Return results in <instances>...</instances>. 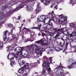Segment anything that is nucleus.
I'll return each instance as SVG.
<instances>
[{"instance_id":"f257e3e1","label":"nucleus","mask_w":76,"mask_h":76,"mask_svg":"<svg viewBox=\"0 0 76 76\" xmlns=\"http://www.w3.org/2000/svg\"><path fill=\"white\" fill-rule=\"evenodd\" d=\"M47 42V41L45 40L42 41V39H41L40 41H37L35 42L37 44L39 45V46L36 44H32L30 46V48L32 51H34L35 50L37 54H40L41 56L43 51H44L48 48V43Z\"/></svg>"},{"instance_id":"f03ea898","label":"nucleus","mask_w":76,"mask_h":76,"mask_svg":"<svg viewBox=\"0 0 76 76\" xmlns=\"http://www.w3.org/2000/svg\"><path fill=\"white\" fill-rule=\"evenodd\" d=\"M52 60V58H49V60H48V58L46 56H45L43 57V62L42 66L43 67H47V68H49L50 66H49V64L51 63V61Z\"/></svg>"},{"instance_id":"7ed1b4c3","label":"nucleus","mask_w":76,"mask_h":76,"mask_svg":"<svg viewBox=\"0 0 76 76\" xmlns=\"http://www.w3.org/2000/svg\"><path fill=\"white\" fill-rule=\"evenodd\" d=\"M43 72H39V75L40 76L41 75H47V74H50V76H53V75H54V73L53 72L51 71V68L50 67L48 68H47V66H46V67H43Z\"/></svg>"},{"instance_id":"20e7f679","label":"nucleus","mask_w":76,"mask_h":76,"mask_svg":"<svg viewBox=\"0 0 76 76\" xmlns=\"http://www.w3.org/2000/svg\"><path fill=\"white\" fill-rule=\"evenodd\" d=\"M63 66L60 65H59V66H58L55 69V70H57L56 72V75L58 76H64L65 75V74L64 72L63 69H63Z\"/></svg>"},{"instance_id":"39448f33","label":"nucleus","mask_w":76,"mask_h":76,"mask_svg":"<svg viewBox=\"0 0 76 76\" xmlns=\"http://www.w3.org/2000/svg\"><path fill=\"white\" fill-rule=\"evenodd\" d=\"M58 16L59 18H61L57 19L56 21L58 23L59 25H61L62 23H63V22H65L67 19V17H66V18H65V17H63V15H58Z\"/></svg>"},{"instance_id":"423d86ee","label":"nucleus","mask_w":76,"mask_h":76,"mask_svg":"<svg viewBox=\"0 0 76 76\" xmlns=\"http://www.w3.org/2000/svg\"><path fill=\"white\" fill-rule=\"evenodd\" d=\"M53 30L55 32H57V33L55 36L54 38L56 39L57 38H58V37H60L61 34L63 33L64 31L63 28H59L58 29H56V28L53 29Z\"/></svg>"},{"instance_id":"0eeeda50","label":"nucleus","mask_w":76,"mask_h":76,"mask_svg":"<svg viewBox=\"0 0 76 76\" xmlns=\"http://www.w3.org/2000/svg\"><path fill=\"white\" fill-rule=\"evenodd\" d=\"M47 16L42 15V16L38 17L37 19L38 22H43L44 23H45V21L46 19H48L46 17Z\"/></svg>"},{"instance_id":"6e6552de","label":"nucleus","mask_w":76,"mask_h":76,"mask_svg":"<svg viewBox=\"0 0 76 76\" xmlns=\"http://www.w3.org/2000/svg\"><path fill=\"white\" fill-rule=\"evenodd\" d=\"M53 14H54V11H52V12H49L48 13L49 16H50L51 17H53L51 19H50V18H48V19H50V20L49 21V22H50V21H51V20H52L55 22V21L54 20V18H56L57 17V15L54 14V17L53 15Z\"/></svg>"},{"instance_id":"1a4fd4ad","label":"nucleus","mask_w":76,"mask_h":76,"mask_svg":"<svg viewBox=\"0 0 76 76\" xmlns=\"http://www.w3.org/2000/svg\"><path fill=\"white\" fill-rule=\"evenodd\" d=\"M40 4L38 3L37 6V8L36 10H34L33 13V15H35L36 14H37L38 12H39L41 11V7L39 6Z\"/></svg>"},{"instance_id":"9d476101","label":"nucleus","mask_w":76,"mask_h":76,"mask_svg":"<svg viewBox=\"0 0 76 76\" xmlns=\"http://www.w3.org/2000/svg\"><path fill=\"white\" fill-rule=\"evenodd\" d=\"M60 2V0H56V1L55 2L54 4H52V6H50L51 8L52 7H54V10L57 9V8L56 7L58 5V3Z\"/></svg>"},{"instance_id":"9b49d317","label":"nucleus","mask_w":76,"mask_h":76,"mask_svg":"<svg viewBox=\"0 0 76 76\" xmlns=\"http://www.w3.org/2000/svg\"><path fill=\"white\" fill-rule=\"evenodd\" d=\"M23 49H24L23 47H18L15 48L14 50L16 53H20L21 54L22 51H23Z\"/></svg>"},{"instance_id":"f8f14e48","label":"nucleus","mask_w":76,"mask_h":76,"mask_svg":"<svg viewBox=\"0 0 76 76\" xmlns=\"http://www.w3.org/2000/svg\"><path fill=\"white\" fill-rule=\"evenodd\" d=\"M53 23H50L45 27H44V29L46 30V31H48L50 29H51L52 26H53Z\"/></svg>"},{"instance_id":"ddd939ff","label":"nucleus","mask_w":76,"mask_h":76,"mask_svg":"<svg viewBox=\"0 0 76 76\" xmlns=\"http://www.w3.org/2000/svg\"><path fill=\"white\" fill-rule=\"evenodd\" d=\"M28 2H30V0H27L24 2L22 1V3L21 4L19 5L20 6H21L20 7V9H22V8H23V6H25V5H26V4L28 3Z\"/></svg>"},{"instance_id":"4468645a","label":"nucleus","mask_w":76,"mask_h":76,"mask_svg":"<svg viewBox=\"0 0 76 76\" xmlns=\"http://www.w3.org/2000/svg\"><path fill=\"white\" fill-rule=\"evenodd\" d=\"M9 33V31L7 30H6V31H4L3 33V40L4 41H6V37H7V33Z\"/></svg>"},{"instance_id":"2eb2a0df","label":"nucleus","mask_w":76,"mask_h":76,"mask_svg":"<svg viewBox=\"0 0 76 76\" xmlns=\"http://www.w3.org/2000/svg\"><path fill=\"white\" fill-rule=\"evenodd\" d=\"M24 68L22 67V68L19 69V70L18 71V72L19 73H23V76L25 75V72L24 71Z\"/></svg>"},{"instance_id":"dca6fc26","label":"nucleus","mask_w":76,"mask_h":76,"mask_svg":"<svg viewBox=\"0 0 76 76\" xmlns=\"http://www.w3.org/2000/svg\"><path fill=\"white\" fill-rule=\"evenodd\" d=\"M0 16H1L2 20H4L6 19V17H5L4 14L2 12H0Z\"/></svg>"},{"instance_id":"f3484780","label":"nucleus","mask_w":76,"mask_h":76,"mask_svg":"<svg viewBox=\"0 0 76 76\" xmlns=\"http://www.w3.org/2000/svg\"><path fill=\"white\" fill-rule=\"evenodd\" d=\"M24 76H27L30 71V70L29 69H24Z\"/></svg>"},{"instance_id":"a211bd4d","label":"nucleus","mask_w":76,"mask_h":76,"mask_svg":"<svg viewBox=\"0 0 76 76\" xmlns=\"http://www.w3.org/2000/svg\"><path fill=\"white\" fill-rule=\"evenodd\" d=\"M23 53L22 52V53H21V55H22L24 58H31V56L29 55L24 53V55H23Z\"/></svg>"},{"instance_id":"6ab92c4d","label":"nucleus","mask_w":76,"mask_h":76,"mask_svg":"<svg viewBox=\"0 0 76 76\" xmlns=\"http://www.w3.org/2000/svg\"><path fill=\"white\" fill-rule=\"evenodd\" d=\"M26 10L28 11V12H30V11H31V9H32V7H31V6L30 5H28L26 8Z\"/></svg>"},{"instance_id":"aec40b11","label":"nucleus","mask_w":76,"mask_h":76,"mask_svg":"<svg viewBox=\"0 0 76 76\" xmlns=\"http://www.w3.org/2000/svg\"><path fill=\"white\" fill-rule=\"evenodd\" d=\"M18 61L19 64L20 66V67H22L21 66L23 65V64L25 63V61L24 60H22Z\"/></svg>"},{"instance_id":"412c9836","label":"nucleus","mask_w":76,"mask_h":76,"mask_svg":"<svg viewBox=\"0 0 76 76\" xmlns=\"http://www.w3.org/2000/svg\"><path fill=\"white\" fill-rule=\"evenodd\" d=\"M31 68H32L34 67H35L37 66V64L36 63H31L30 64Z\"/></svg>"},{"instance_id":"4be33fe9","label":"nucleus","mask_w":76,"mask_h":76,"mask_svg":"<svg viewBox=\"0 0 76 76\" xmlns=\"http://www.w3.org/2000/svg\"><path fill=\"white\" fill-rule=\"evenodd\" d=\"M76 36V33L75 32H73L71 34L69 35V37H73Z\"/></svg>"},{"instance_id":"5701e85b","label":"nucleus","mask_w":76,"mask_h":76,"mask_svg":"<svg viewBox=\"0 0 76 76\" xmlns=\"http://www.w3.org/2000/svg\"><path fill=\"white\" fill-rule=\"evenodd\" d=\"M19 8L17 7L15 10H10L8 12H10V13H13L14 12H15V11H18V9Z\"/></svg>"},{"instance_id":"b1692460","label":"nucleus","mask_w":76,"mask_h":76,"mask_svg":"<svg viewBox=\"0 0 76 76\" xmlns=\"http://www.w3.org/2000/svg\"><path fill=\"white\" fill-rule=\"evenodd\" d=\"M76 3V0H70V3H69V4H72V6H73V4H75Z\"/></svg>"},{"instance_id":"393cba45","label":"nucleus","mask_w":76,"mask_h":76,"mask_svg":"<svg viewBox=\"0 0 76 76\" xmlns=\"http://www.w3.org/2000/svg\"><path fill=\"white\" fill-rule=\"evenodd\" d=\"M16 58H18V61H19L22 58V57H21V56L20 55H18L17 56H16Z\"/></svg>"},{"instance_id":"a878e982","label":"nucleus","mask_w":76,"mask_h":76,"mask_svg":"<svg viewBox=\"0 0 76 76\" xmlns=\"http://www.w3.org/2000/svg\"><path fill=\"white\" fill-rule=\"evenodd\" d=\"M24 69H29V66L28 65H26L24 66H23V67Z\"/></svg>"},{"instance_id":"bb28decb","label":"nucleus","mask_w":76,"mask_h":76,"mask_svg":"<svg viewBox=\"0 0 76 76\" xmlns=\"http://www.w3.org/2000/svg\"><path fill=\"white\" fill-rule=\"evenodd\" d=\"M69 24L70 26H71V27H72V28H74L75 27V24L73 23H69Z\"/></svg>"},{"instance_id":"cd10ccee","label":"nucleus","mask_w":76,"mask_h":76,"mask_svg":"<svg viewBox=\"0 0 76 76\" xmlns=\"http://www.w3.org/2000/svg\"><path fill=\"white\" fill-rule=\"evenodd\" d=\"M53 49H50V51H49L48 52H47V53L48 54H53Z\"/></svg>"},{"instance_id":"c85d7f7f","label":"nucleus","mask_w":76,"mask_h":76,"mask_svg":"<svg viewBox=\"0 0 76 76\" xmlns=\"http://www.w3.org/2000/svg\"><path fill=\"white\" fill-rule=\"evenodd\" d=\"M41 26H42V25L41 24H40L38 26V27H34V29H40L41 27Z\"/></svg>"},{"instance_id":"c756f323","label":"nucleus","mask_w":76,"mask_h":76,"mask_svg":"<svg viewBox=\"0 0 76 76\" xmlns=\"http://www.w3.org/2000/svg\"><path fill=\"white\" fill-rule=\"evenodd\" d=\"M15 64V61H12V62H11V63L10 64V65L12 67H13V65Z\"/></svg>"},{"instance_id":"7c9ffc66","label":"nucleus","mask_w":76,"mask_h":76,"mask_svg":"<svg viewBox=\"0 0 76 76\" xmlns=\"http://www.w3.org/2000/svg\"><path fill=\"white\" fill-rule=\"evenodd\" d=\"M3 42L0 41V48H3Z\"/></svg>"},{"instance_id":"2f4dec72","label":"nucleus","mask_w":76,"mask_h":76,"mask_svg":"<svg viewBox=\"0 0 76 76\" xmlns=\"http://www.w3.org/2000/svg\"><path fill=\"white\" fill-rule=\"evenodd\" d=\"M54 34H55V33H54V32L53 33L51 32H50L49 33V35L50 36L53 37V36L54 35Z\"/></svg>"},{"instance_id":"473e14b6","label":"nucleus","mask_w":76,"mask_h":76,"mask_svg":"<svg viewBox=\"0 0 76 76\" xmlns=\"http://www.w3.org/2000/svg\"><path fill=\"white\" fill-rule=\"evenodd\" d=\"M55 50L56 51H57L58 52L59 51H60V48L57 47H56L55 48Z\"/></svg>"},{"instance_id":"72a5a7b5","label":"nucleus","mask_w":76,"mask_h":76,"mask_svg":"<svg viewBox=\"0 0 76 76\" xmlns=\"http://www.w3.org/2000/svg\"><path fill=\"white\" fill-rule=\"evenodd\" d=\"M11 35H12V38H16V35L13 34H11Z\"/></svg>"},{"instance_id":"f704fd0d","label":"nucleus","mask_w":76,"mask_h":76,"mask_svg":"<svg viewBox=\"0 0 76 76\" xmlns=\"http://www.w3.org/2000/svg\"><path fill=\"white\" fill-rule=\"evenodd\" d=\"M8 26L9 28H12V27H13V26L12 24H9L8 25Z\"/></svg>"},{"instance_id":"c9c22d12","label":"nucleus","mask_w":76,"mask_h":76,"mask_svg":"<svg viewBox=\"0 0 76 76\" xmlns=\"http://www.w3.org/2000/svg\"><path fill=\"white\" fill-rule=\"evenodd\" d=\"M59 45H60L61 46V47H63V45H64V43H63V45H61L62 43H61V42H59Z\"/></svg>"},{"instance_id":"e433bc0d","label":"nucleus","mask_w":76,"mask_h":76,"mask_svg":"<svg viewBox=\"0 0 76 76\" xmlns=\"http://www.w3.org/2000/svg\"><path fill=\"white\" fill-rule=\"evenodd\" d=\"M8 48V50H7V51H9V50H10L12 49V45H11L10 46H9Z\"/></svg>"},{"instance_id":"4c0bfd02","label":"nucleus","mask_w":76,"mask_h":76,"mask_svg":"<svg viewBox=\"0 0 76 76\" xmlns=\"http://www.w3.org/2000/svg\"><path fill=\"white\" fill-rule=\"evenodd\" d=\"M23 29H25L26 30H27L28 31V32H30V31H31V30L28 29V28H26L25 27H24Z\"/></svg>"},{"instance_id":"58836bf2","label":"nucleus","mask_w":76,"mask_h":76,"mask_svg":"<svg viewBox=\"0 0 76 76\" xmlns=\"http://www.w3.org/2000/svg\"><path fill=\"white\" fill-rule=\"evenodd\" d=\"M58 39H61L64 42V43H65V40L63 39V38H58Z\"/></svg>"},{"instance_id":"ea45409f","label":"nucleus","mask_w":76,"mask_h":76,"mask_svg":"<svg viewBox=\"0 0 76 76\" xmlns=\"http://www.w3.org/2000/svg\"><path fill=\"white\" fill-rule=\"evenodd\" d=\"M69 45V43L66 42V45H65V48H67V46Z\"/></svg>"},{"instance_id":"a19ab883","label":"nucleus","mask_w":76,"mask_h":76,"mask_svg":"<svg viewBox=\"0 0 76 76\" xmlns=\"http://www.w3.org/2000/svg\"><path fill=\"white\" fill-rule=\"evenodd\" d=\"M14 28H12V30H11V33H10V34H13V30L14 29Z\"/></svg>"},{"instance_id":"79ce46f5","label":"nucleus","mask_w":76,"mask_h":76,"mask_svg":"<svg viewBox=\"0 0 76 76\" xmlns=\"http://www.w3.org/2000/svg\"><path fill=\"white\" fill-rule=\"evenodd\" d=\"M7 7L3 6V7L2 8V9H7Z\"/></svg>"},{"instance_id":"37998d69","label":"nucleus","mask_w":76,"mask_h":76,"mask_svg":"<svg viewBox=\"0 0 76 76\" xmlns=\"http://www.w3.org/2000/svg\"><path fill=\"white\" fill-rule=\"evenodd\" d=\"M21 25H22V26L20 27V31H21V29L22 28V26H23V24H22Z\"/></svg>"},{"instance_id":"c03bdc74","label":"nucleus","mask_w":76,"mask_h":76,"mask_svg":"<svg viewBox=\"0 0 76 76\" xmlns=\"http://www.w3.org/2000/svg\"><path fill=\"white\" fill-rule=\"evenodd\" d=\"M42 36H46V34L42 32Z\"/></svg>"},{"instance_id":"a18cd8bd","label":"nucleus","mask_w":76,"mask_h":76,"mask_svg":"<svg viewBox=\"0 0 76 76\" xmlns=\"http://www.w3.org/2000/svg\"><path fill=\"white\" fill-rule=\"evenodd\" d=\"M31 35H32V36H34V32L31 33Z\"/></svg>"},{"instance_id":"49530a36","label":"nucleus","mask_w":76,"mask_h":76,"mask_svg":"<svg viewBox=\"0 0 76 76\" xmlns=\"http://www.w3.org/2000/svg\"><path fill=\"white\" fill-rule=\"evenodd\" d=\"M37 63H38L39 64V63H40V62H39V60H37Z\"/></svg>"},{"instance_id":"de8ad7c7","label":"nucleus","mask_w":76,"mask_h":76,"mask_svg":"<svg viewBox=\"0 0 76 76\" xmlns=\"http://www.w3.org/2000/svg\"><path fill=\"white\" fill-rule=\"evenodd\" d=\"M74 46L75 47H76V42H74Z\"/></svg>"},{"instance_id":"09e8293b","label":"nucleus","mask_w":76,"mask_h":76,"mask_svg":"<svg viewBox=\"0 0 76 76\" xmlns=\"http://www.w3.org/2000/svg\"><path fill=\"white\" fill-rule=\"evenodd\" d=\"M9 56V54L7 56V58L8 59H9V60H10V59H9V58L8 57Z\"/></svg>"},{"instance_id":"8fccbe9b","label":"nucleus","mask_w":76,"mask_h":76,"mask_svg":"<svg viewBox=\"0 0 76 76\" xmlns=\"http://www.w3.org/2000/svg\"><path fill=\"white\" fill-rule=\"evenodd\" d=\"M10 60H14V58H11L10 59Z\"/></svg>"},{"instance_id":"3c124183","label":"nucleus","mask_w":76,"mask_h":76,"mask_svg":"<svg viewBox=\"0 0 76 76\" xmlns=\"http://www.w3.org/2000/svg\"><path fill=\"white\" fill-rule=\"evenodd\" d=\"M0 20H3L2 19V18H1V16H0Z\"/></svg>"},{"instance_id":"603ef678","label":"nucleus","mask_w":76,"mask_h":76,"mask_svg":"<svg viewBox=\"0 0 76 76\" xmlns=\"http://www.w3.org/2000/svg\"><path fill=\"white\" fill-rule=\"evenodd\" d=\"M26 52L27 54H28V53H29L28 52V51L27 50H26Z\"/></svg>"},{"instance_id":"864d4df0","label":"nucleus","mask_w":76,"mask_h":76,"mask_svg":"<svg viewBox=\"0 0 76 76\" xmlns=\"http://www.w3.org/2000/svg\"><path fill=\"white\" fill-rule=\"evenodd\" d=\"M20 19V16H19L18 18V19Z\"/></svg>"},{"instance_id":"5fc2aeb1","label":"nucleus","mask_w":76,"mask_h":76,"mask_svg":"<svg viewBox=\"0 0 76 76\" xmlns=\"http://www.w3.org/2000/svg\"><path fill=\"white\" fill-rule=\"evenodd\" d=\"M28 21H29V22H31V21L30 20V19H28Z\"/></svg>"},{"instance_id":"6e6d98bb","label":"nucleus","mask_w":76,"mask_h":76,"mask_svg":"<svg viewBox=\"0 0 76 76\" xmlns=\"http://www.w3.org/2000/svg\"><path fill=\"white\" fill-rule=\"evenodd\" d=\"M73 42V41H72L70 42V45H71V44H72V43Z\"/></svg>"},{"instance_id":"4d7b16f0","label":"nucleus","mask_w":76,"mask_h":76,"mask_svg":"<svg viewBox=\"0 0 76 76\" xmlns=\"http://www.w3.org/2000/svg\"><path fill=\"white\" fill-rule=\"evenodd\" d=\"M33 0V1H37V0Z\"/></svg>"},{"instance_id":"13d9d810","label":"nucleus","mask_w":76,"mask_h":76,"mask_svg":"<svg viewBox=\"0 0 76 76\" xmlns=\"http://www.w3.org/2000/svg\"><path fill=\"white\" fill-rule=\"evenodd\" d=\"M59 43H60V42H57V44H60Z\"/></svg>"},{"instance_id":"bf43d9fd","label":"nucleus","mask_w":76,"mask_h":76,"mask_svg":"<svg viewBox=\"0 0 76 76\" xmlns=\"http://www.w3.org/2000/svg\"><path fill=\"white\" fill-rule=\"evenodd\" d=\"M46 38L47 39H48V37H46Z\"/></svg>"},{"instance_id":"052dcab7","label":"nucleus","mask_w":76,"mask_h":76,"mask_svg":"<svg viewBox=\"0 0 76 76\" xmlns=\"http://www.w3.org/2000/svg\"><path fill=\"white\" fill-rule=\"evenodd\" d=\"M23 22H25V20H23Z\"/></svg>"},{"instance_id":"680f3d73","label":"nucleus","mask_w":76,"mask_h":76,"mask_svg":"<svg viewBox=\"0 0 76 76\" xmlns=\"http://www.w3.org/2000/svg\"><path fill=\"white\" fill-rule=\"evenodd\" d=\"M1 63L2 64H3V66L4 65V63Z\"/></svg>"},{"instance_id":"e2e57ef3","label":"nucleus","mask_w":76,"mask_h":76,"mask_svg":"<svg viewBox=\"0 0 76 76\" xmlns=\"http://www.w3.org/2000/svg\"><path fill=\"white\" fill-rule=\"evenodd\" d=\"M59 10H62V9H61V8H60V9H59Z\"/></svg>"},{"instance_id":"0e129e2a","label":"nucleus","mask_w":76,"mask_h":76,"mask_svg":"<svg viewBox=\"0 0 76 76\" xmlns=\"http://www.w3.org/2000/svg\"><path fill=\"white\" fill-rule=\"evenodd\" d=\"M35 73H36V74H38V73L36 72H35Z\"/></svg>"},{"instance_id":"69168bd1","label":"nucleus","mask_w":76,"mask_h":76,"mask_svg":"<svg viewBox=\"0 0 76 76\" xmlns=\"http://www.w3.org/2000/svg\"><path fill=\"white\" fill-rule=\"evenodd\" d=\"M15 2H17V3H18V1H17Z\"/></svg>"},{"instance_id":"338daca9","label":"nucleus","mask_w":76,"mask_h":76,"mask_svg":"<svg viewBox=\"0 0 76 76\" xmlns=\"http://www.w3.org/2000/svg\"><path fill=\"white\" fill-rule=\"evenodd\" d=\"M50 41H51V38L50 39Z\"/></svg>"},{"instance_id":"774afa93","label":"nucleus","mask_w":76,"mask_h":76,"mask_svg":"<svg viewBox=\"0 0 76 76\" xmlns=\"http://www.w3.org/2000/svg\"><path fill=\"white\" fill-rule=\"evenodd\" d=\"M33 40H31L30 41H33Z\"/></svg>"}]
</instances>
